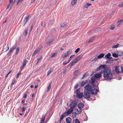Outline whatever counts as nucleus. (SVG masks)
Instances as JSON below:
<instances>
[{"mask_svg": "<svg viewBox=\"0 0 123 123\" xmlns=\"http://www.w3.org/2000/svg\"><path fill=\"white\" fill-rule=\"evenodd\" d=\"M43 47L42 45H40L38 47V48L37 49V50L39 52L41 49L42 48H43Z\"/></svg>", "mask_w": 123, "mask_h": 123, "instance_id": "obj_32", "label": "nucleus"}, {"mask_svg": "<svg viewBox=\"0 0 123 123\" xmlns=\"http://www.w3.org/2000/svg\"><path fill=\"white\" fill-rule=\"evenodd\" d=\"M76 105L77 104L75 101H72L70 105V108H73H73L75 107Z\"/></svg>", "mask_w": 123, "mask_h": 123, "instance_id": "obj_6", "label": "nucleus"}, {"mask_svg": "<svg viewBox=\"0 0 123 123\" xmlns=\"http://www.w3.org/2000/svg\"><path fill=\"white\" fill-rule=\"evenodd\" d=\"M115 28V25L112 24L111 25L110 28V29L111 30H113Z\"/></svg>", "mask_w": 123, "mask_h": 123, "instance_id": "obj_43", "label": "nucleus"}, {"mask_svg": "<svg viewBox=\"0 0 123 123\" xmlns=\"http://www.w3.org/2000/svg\"><path fill=\"white\" fill-rule=\"evenodd\" d=\"M41 25L42 26V27H44L45 25V24H41Z\"/></svg>", "mask_w": 123, "mask_h": 123, "instance_id": "obj_60", "label": "nucleus"}, {"mask_svg": "<svg viewBox=\"0 0 123 123\" xmlns=\"http://www.w3.org/2000/svg\"><path fill=\"white\" fill-rule=\"evenodd\" d=\"M22 0H18L17 2V5L20 2V1L21 2Z\"/></svg>", "mask_w": 123, "mask_h": 123, "instance_id": "obj_62", "label": "nucleus"}, {"mask_svg": "<svg viewBox=\"0 0 123 123\" xmlns=\"http://www.w3.org/2000/svg\"><path fill=\"white\" fill-rule=\"evenodd\" d=\"M111 55L110 53H108L105 56V57L107 59H108L111 56Z\"/></svg>", "mask_w": 123, "mask_h": 123, "instance_id": "obj_25", "label": "nucleus"}, {"mask_svg": "<svg viewBox=\"0 0 123 123\" xmlns=\"http://www.w3.org/2000/svg\"><path fill=\"white\" fill-rule=\"evenodd\" d=\"M71 51H72V50L71 49H69L67 53L68 54V55L70 54L71 53Z\"/></svg>", "mask_w": 123, "mask_h": 123, "instance_id": "obj_46", "label": "nucleus"}, {"mask_svg": "<svg viewBox=\"0 0 123 123\" xmlns=\"http://www.w3.org/2000/svg\"><path fill=\"white\" fill-rule=\"evenodd\" d=\"M65 115H66L65 114H64L62 115L60 118V121H61V120H62L63 119L64 117H65Z\"/></svg>", "mask_w": 123, "mask_h": 123, "instance_id": "obj_31", "label": "nucleus"}, {"mask_svg": "<svg viewBox=\"0 0 123 123\" xmlns=\"http://www.w3.org/2000/svg\"><path fill=\"white\" fill-rule=\"evenodd\" d=\"M78 62L77 61V60L75 58L74 59V60L72 61V63L71 66H73L75 64Z\"/></svg>", "mask_w": 123, "mask_h": 123, "instance_id": "obj_17", "label": "nucleus"}, {"mask_svg": "<svg viewBox=\"0 0 123 123\" xmlns=\"http://www.w3.org/2000/svg\"><path fill=\"white\" fill-rule=\"evenodd\" d=\"M67 24H61V27L63 28H65L66 27Z\"/></svg>", "mask_w": 123, "mask_h": 123, "instance_id": "obj_22", "label": "nucleus"}, {"mask_svg": "<svg viewBox=\"0 0 123 123\" xmlns=\"http://www.w3.org/2000/svg\"><path fill=\"white\" fill-rule=\"evenodd\" d=\"M119 6L121 7H123V2H122L119 5Z\"/></svg>", "mask_w": 123, "mask_h": 123, "instance_id": "obj_52", "label": "nucleus"}, {"mask_svg": "<svg viewBox=\"0 0 123 123\" xmlns=\"http://www.w3.org/2000/svg\"><path fill=\"white\" fill-rule=\"evenodd\" d=\"M79 71V68H78L75 70V71L74 73V76H76L77 74Z\"/></svg>", "mask_w": 123, "mask_h": 123, "instance_id": "obj_16", "label": "nucleus"}, {"mask_svg": "<svg viewBox=\"0 0 123 123\" xmlns=\"http://www.w3.org/2000/svg\"><path fill=\"white\" fill-rule=\"evenodd\" d=\"M39 52L37 50V49H36V50H35L33 53V54L32 55V56H34L38 52Z\"/></svg>", "mask_w": 123, "mask_h": 123, "instance_id": "obj_30", "label": "nucleus"}, {"mask_svg": "<svg viewBox=\"0 0 123 123\" xmlns=\"http://www.w3.org/2000/svg\"><path fill=\"white\" fill-rule=\"evenodd\" d=\"M103 76L104 78H106L108 80H111L113 78V75L112 74L111 69L108 68L103 69Z\"/></svg>", "mask_w": 123, "mask_h": 123, "instance_id": "obj_1", "label": "nucleus"}, {"mask_svg": "<svg viewBox=\"0 0 123 123\" xmlns=\"http://www.w3.org/2000/svg\"><path fill=\"white\" fill-rule=\"evenodd\" d=\"M87 80L83 81L81 83V86H83L87 82Z\"/></svg>", "mask_w": 123, "mask_h": 123, "instance_id": "obj_20", "label": "nucleus"}, {"mask_svg": "<svg viewBox=\"0 0 123 123\" xmlns=\"http://www.w3.org/2000/svg\"><path fill=\"white\" fill-rule=\"evenodd\" d=\"M45 116H43L42 117L41 120V123H44V121L45 120Z\"/></svg>", "mask_w": 123, "mask_h": 123, "instance_id": "obj_23", "label": "nucleus"}, {"mask_svg": "<svg viewBox=\"0 0 123 123\" xmlns=\"http://www.w3.org/2000/svg\"><path fill=\"white\" fill-rule=\"evenodd\" d=\"M77 0H73L71 2L72 5H73L75 3H76L77 2Z\"/></svg>", "mask_w": 123, "mask_h": 123, "instance_id": "obj_37", "label": "nucleus"}, {"mask_svg": "<svg viewBox=\"0 0 123 123\" xmlns=\"http://www.w3.org/2000/svg\"><path fill=\"white\" fill-rule=\"evenodd\" d=\"M25 100H22L21 101V103H25Z\"/></svg>", "mask_w": 123, "mask_h": 123, "instance_id": "obj_64", "label": "nucleus"}, {"mask_svg": "<svg viewBox=\"0 0 123 123\" xmlns=\"http://www.w3.org/2000/svg\"><path fill=\"white\" fill-rule=\"evenodd\" d=\"M68 55L67 53H64L62 56V57L63 58H65L68 56Z\"/></svg>", "mask_w": 123, "mask_h": 123, "instance_id": "obj_28", "label": "nucleus"}, {"mask_svg": "<svg viewBox=\"0 0 123 123\" xmlns=\"http://www.w3.org/2000/svg\"><path fill=\"white\" fill-rule=\"evenodd\" d=\"M42 59V56H41L39 58H38L37 59V60L38 61H39L40 60Z\"/></svg>", "mask_w": 123, "mask_h": 123, "instance_id": "obj_50", "label": "nucleus"}, {"mask_svg": "<svg viewBox=\"0 0 123 123\" xmlns=\"http://www.w3.org/2000/svg\"><path fill=\"white\" fill-rule=\"evenodd\" d=\"M119 66H117L115 68V71L117 74H119L120 73L119 71Z\"/></svg>", "mask_w": 123, "mask_h": 123, "instance_id": "obj_19", "label": "nucleus"}, {"mask_svg": "<svg viewBox=\"0 0 123 123\" xmlns=\"http://www.w3.org/2000/svg\"><path fill=\"white\" fill-rule=\"evenodd\" d=\"M88 76V75L87 74V73L86 72L83 75V77H82V79H83L85 77H86Z\"/></svg>", "mask_w": 123, "mask_h": 123, "instance_id": "obj_33", "label": "nucleus"}, {"mask_svg": "<svg viewBox=\"0 0 123 123\" xmlns=\"http://www.w3.org/2000/svg\"><path fill=\"white\" fill-rule=\"evenodd\" d=\"M67 63V62L66 61L65 62H64L63 63V65H66L67 63Z\"/></svg>", "mask_w": 123, "mask_h": 123, "instance_id": "obj_59", "label": "nucleus"}, {"mask_svg": "<svg viewBox=\"0 0 123 123\" xmlns=\"http://www.w3.org/2000/svg\"><path fill=\"white\" fill-rule=\"evenodd\" d=\"M9 49V47L8 46V45H7V46H6V51H7V50H8Z\"/></svg>", "mask_w": 123, "mask_h": 123, "instance_id": "obj_51", "label": "nucleus"}, {"mask_svg": "<svg viewBox=\"0 0 123 123\" xmlns=\"http://www.w3.org/2000/svg\"><path fill=\"white\" fill-rule=\"evenodd\" d=\"M84 88L86 90L90 91L91 93L92 94H96L97 92H99V91L97 89L95 88L92 89L91 86L89 84H88L86 85L85 86Z\"/></svg>", "mask_w": 123, "mask_h": 123, "instance_id": "obj_2", "label": "nucleus"}, {"mask_svg": "<svg viewBox=\"0 0 123 123\" xmlns=\"http://www.w3.org/2000/svg\"><path fill=\"white\" fill-rule=\"evenodd\" d=\"M91 5V4H88V3H87L85 5L84 7L86 8H87L89 6Z\"/></svg>", "mask_w": 123, "mask_h": 123, "instance_id": "obj_38", "label": "nucleus"}, {"mask_svg": "<svg viewBox=\"0 0 123 123\" xmlns=\"http://www.w3.org/2000/svg\"><path fill=\"white\" fill-rule=\"evenodd\" d=\"M25 108L24 107H23L22 108V110L23 112H25Z\"/></svg>", "mask_w": 123, "mask_h": 123, "instance_id": "obj_56", "label": "nucleus"}, {"mask_svg": "<svg viewBox=\"0 0 123 123\" xmlns=\"http://www.w3.org/2000/svg\"><path fill=\"white\" fill-rule=\"evenodd\" d=\"M27 97V94L26 93H25L23 96V97L24 98H26Z\"/></svg>", "mask_w": 123, "mask_h": 123, "instance_id": "obj_57", "label": "nucleus"}, {"mask_svg": "<svg viewBox=\"0 0 123 123\" xmlns=\"http://www.w3.org/2000/svg\"><path fill=\"white\" fill-rule=\"evenodd\" d=\"M75 56V55H71L70 57V59H71L72 58L74 57Z\"/></svg>", "mask_w": 123, "mask_h": 123, "instance_id": "obj_58", "label": "nucleus"}, {"mask_svg": "<svg viewBox=\"0 0 123 123\" xmlns=\"http://www.w3.org/2000/svg\"><path fill=\"white\" fill-rule=\"evenodd\" d=\"M11 72H12V71L11 70V71H10L8 73V74L5 76V78H6L8 76V75L10 73H11Z\"/></svg>", "mask_w": 123, "mask_h": 123, "instance_id": "obj_48", "label": "nucleus"}, {"mask_svg": "<svg viewBox=\"0 0 123 123\" xmlns=\"http://www.w3.org/2000/svg\"><path fill=\"white\" fill-rule=\"evenodd\" d=\"M57 54V53H54L51 54L50 55V57H52L56 56Z\"/></svg>", "mask_w": 123, "mask_h": 123, "instance_id": "obj_34", "label": "nucleus"}, {"mask_svg": "<svg viewBox=\"0 0 123 123\" xmlns=\"http://www.w3.org/2000/svg\"><path fill=\"white\" fill-rule=\"evenodd\" d=\"M53 39H51L49 41V43H51L53 41Z\"/></svg>", "mask_w": 123, "mask_h": 123, "instance_id": "obj_53", "label": "nucleus"}, {"mask_svg": "<svg viewBox=\"0 0 123 123\" xmlns=\"http://www.w3.org/2000/svg\"><path fill=\"white\" fill-rule=\"evenodd\" d=\"M51 83H50L49 86H48L47 87V91L48 92L49 91V90L50 89V88H51Z\"/></svg>", "mask_w": 123, "mask_h": 123, "instance_id": "obj_35", "label": "nucleus"}, {"mask_svg": "<svg viewBox=\"0 0 123 123\" xmlns=\"http://www.w3.org/2000/svg\"><path fill=\"white\" fill-rule=\"evenodd\" d=\"M119 45V44L117 43L116 45H114L113 46L112 48H117L118 47V46Z\"/></svg>", "mask_w": 123, "mask_h": 123, "instance_id": "obj_36", "label": "nucleus"}, {"mask_svg": "<svg viewBox=\"0 0 123 123\" xmlns=\"http://www.w3.org/2000/svg\"><path fill=\"white\" fill-rule=\"evenodd\" d=\"M79 85L78 83L76 84L75 86L74 87V89H76L78 86Z\"/></svg>", "mask_w": 123, "mask_h": 123, "instance_id": "obj_49", "label": "nucleus"}, {"mask_svg": "<svg viewBox=\"0 0 123 123\" xmlns=\"http://www.w3.org/2000/svg\"><path fill=\"white\" fill-rule=\"evenodd\" d=\"M78 106L79 109H82L83 108L84 105L82 102H80L78 104Z\"/></svg>", "mask_w": 123, "mask_h": 123, "instance_id": "obj_12", "label": "nucleus"}, {"mask_svg": "<svg viewBox=\"0 0 123 123\" xmlns=\"http://www.w3.org/2000/svg\"><path fill=\"white\" fill-rule=\"evenodd\" d=\"M16 81V80L15 78L13 79L11 84H12V85H13L14 83Z\"/></svg>", "mask_w": 123, "mask_h": 123, "instance_id": "obj_45", "label": "nucleus"}, {"mask_svg": "<svg viewBox=\"0 0 123 123\" xmlns=\"http://www.w3.org/2000/svg\"><path fill=\"white\" fill-rule=\"evenodd\" d=\"M27 62V61L26 59L23 60L22 65L20 67L21 69H23V68L26 66Z\"/></svg>", "mask_w": 123, "mask_h": 123, "instance_id": "obj_5", "label": "nucleus"}, {"mask_svg": "<svg viewBox=\"0 0 123 123\" xmlns=\"http://www.w3.org/2000/svg\"><path fill=\"white\" fill-rule=\"evenodd\" d=\"M95 80V79L94 78H91V80L90 81V82L91 84H93Z\"/></svg>", "mask_w": 123, "mask_h": 123, "instance_id": "obj_27", "label": "nucleus"}, {"mask_svg": "<svg viewBox=\"0 0 123 123\" xmlns=\"http://www.w3.org/2000/svg\"><path fill=\"white\" fill-rule=\"evenodd\" d=\"M104 55L103 53H102L100 54L98 56V58L99 59L103 57Z\"/></svg>", "mask_w": 123, "mask_h": 123, "instance_id": "obj_26", "label": "nucleus"}, {"mask_svg": "<svg viewBox=\"0 0 123 123\" xmlns=\"http://www.w3.org/2000/svg\"><path fill=\"white\" fill-rule=\"evenodd\" d=\"M80 50V48H78L75 51V52L76 53H77Z\"/></svg>", "mask_w": 123, "mask_h": 123, "instance_id": "obj_47", "label": "nucleus"}, {"mask_svg": "<svg viewBox=\"0 0 123 123\" xmlns=\"http://www.w3.org/2000/svg\"><path fill=\"white\" fill-rule=\"evenodd\" d=\"M21 72H20V73H18V74L17 75L16 78H18L19 77V76L21 75Z\"/></svg>", "mask_w": 123, "mask_h": 123, "instance_id": "obj_44", "label": "nucleus"}, {"mask_svg": "<svg viewBox=\"0 0 123 123\" xmlns=\"http://www.w3.org/2000/svg\"><path fill=\"white\" fill-rule=\"evenodd\" d=\"M106 66V65H103L99 66L97 68L96 71H98L100 69H105V67Z\"/></svg>", "mask_w": 123, "mask_h": 123, "instance_id": "obj_7", "label": "nucleus"}, {"mask_svg": "<svg viewBox=\"0 0 123 123\" xmlns=\"http://www.w3.org/2000/svg\"><path fill=\"white\" fill-rule=\"evenodd\" d=\"M15 1L16 0H9V2L6 9H7L9 7V10H10L11 8L13 5Z\"/></svg>", "mask_w": 123, "mask_h": 123, "instance_id": "obj_3", "label": "nucleus"}, {"mask_svg": "<svg viewBox=\"0 0 123 123\" xmlns=\"http://www.w3.org/2000/svg\"><path fill=\"white\" fill-rule=\"evenodd\" d=\"M83 56V55H79L77 57H76L75 59L78 62L80 59Z\"/></svg>", "mask_w": 123, "mask_h": 123, "instance_id": "obj_14", "label": "nucleus"}, {"mask_svg": "<svg viewBox=\"0 0 123 123\" xmlns=\"http://www.w3.org/2000/svg\"><path fill=\"white\" fill-rule=\"evenodd\" d=\"M123 21V19H121L119 20H118V23H119L120 22H122Z\"/></svg>", "mask_w": 123, "mask_h": 123, "instance_id": "obj_54", "label": "nucleus"}, {"mask_svg": "<svg viewBox=\"0 0 123 123\" xmlns=\"http://www.w3.org/2000/svg\"><path fill=\"white\" fill-rule=\"evenodd\" d=\"M75 113L76 114H80L82 112L81 109H78L77 108H75Z\"/></svg>", "mask_w": 123, "mask_h": 123, "instance_id": "obj_8", "label": "nucleus"}, {"mask_svg": "<svg viewBox=\"0 0 123 123\" xmlns=\"http://www.w3.org/2000/svg\"><path fill=\"white\" fill-rule=\"evenodd\" d=\"M72 121L70 117L67 118L66 119V122L67 123H70Z\"/></svg>", "mask_w": 123, "mask_h": 123, "instance_id": "obj_15", "label": "nucleus"}, {"mask_svg": "<svg viewBox=\"0 0 123 123\" xmlns=\"http://www.w3.org/2000/svg\"><path fill=\"white\" fill-rule=\"evenodd\" d=\"M98 58V56H95L93 59L92 60V61H95L96 60H97Z\"/></svg>", "mask_w": 123, "mask_h": 123, "instance_id": "obj_41", "label": "nucleus"}, {"mask_svg": "<svg viewBox=\"0 0 123 123\" xmlns=\"http://www.w3.org/2000/svg\"><path fill=\"white\" fill-rule=\"evenodd\" d=\"M73 123H80V122L78 119H76L74 120Z\"/></svg>", "mask_w": 123, "mask_h": 123, "instance_id": "obj_24", "label": "nucleus"}, {"mask_svg": "<svg viewBox=\"0 0 123 123\" xmlns=\"http://www.w3.org/2000/svg\"><path fill=\"white\" fill-rule=\"evenodd\" d=\"M19 51V49L18 47L16 49V54L17 55L18 54Z\"/></svg>", "mask_w": 123, "mask_h": 123, "instance_id": "obj_42", "label": "nucleus"}, {"mask_svg": "<svg viewBox=\"0 0 123 123\" xmlns=\"http://www.w3.org/2000/svg\"><path fill=\"white\" fill-rule=\"evenodd\" d=\"M73 108H71L68 110L67 112H65L64 114H65L66 115L70 114L73 111Z\"/></svg>", "mask_w": 123, "mask_h": 123, "instance_id": "obj_10", "label": "nucleus"}, {"mask_svg": "<svg viewBox=\"0 0 123 123\" xmlns=\"http://www.w3.org/2000/svg\"><path fill=\"white\" fill-rule=\"evenodd\" d=\"M16 45H14L11 48H10V49L13 51L15 50L16 48Z\"/></svg>", "mask_w": 123, "mask_h": 123, "instance_id": "obj_29", "label": "nucleus"}, {"mask_svg": "<svg viewBox=\"0 0 123 123\" xmlns=\"http://www.w3.org/2000/svg\"><path fill=\"white\" fill-rule=\"evenodd\" d=\"M53 71V69L52 68H50L47 73V76H49L50 74Z\"/></svg>", "mask_w": 123, "mask_h": 123, "instance_id": "obj_18", "label": "nucleus"}, {"mask_svg": "<svg viewBox=\"0 0 123 123\" xmlns=\"http://www.w3.org/2000/svg\"><path fill=\"white\" fill-rule=\"evenodd\" d=\"M30 15L28 14H27V16L25 18V19L24 20L25 23H26L27 21L29 20L30 18Z\"/></svg>", "mask_w": 123, "mask_h": 123, "instance_id": "obj_11", "label": "nucleus"}, {"mask_svg": "<svg viewBox=\"0 0 123 123\" xmlns=\"http://www.w3.org/2000/svg\"><path fill=\"white\" fill-rule=\"evenodd\" d=\"M121 71L122 73H123V67H121Z\"/></svg>", "mask_w": 123, "mask_h": 123, "instance_id": "obj_63", "label": "nucleus"}, {"mask_svg": "<svg viewBox=\"0 0 123 123\" xmlns=\"http://www.w3.org/2000/svg\"><path fill=\"white\" fill-rule=\"evenodd\" d=\"M90 93L87 91H85L84 92L83 97L86 98H88L90 97Z\"/></svg>", "mask_w": 123, "mask_h": 123, "instance_id": "obj_4", "label": "nucleus"}, {"mask_svg": "<svg viewBox=\"0 0 123 123\" xmlns=\"http://www.w3.org/2000/svg\"><path fill=\"white\" fill-rule=\"evenodd\" d=\"M102 73V72L100 73L96 74H94L95 77L97 78H99L101 76V74Z\"/></svg>", "mask_w": 123, "mask_h": 123, "instance_id": "obj_13", "label": "nucleus"}, {"mask_svg": "<svg viewBox=\"0 0 123 123\" xmlns=\"http://www.w3.org/2000/svg\"><path fill=\"white\" fill-rule=\"evenodd\" d=\"M11 53L9 51L7 54V55L8 56H9L10 55Z\"/></svg>", "mask_w": 123, "mask_h": 123, "instance_id": "obj_55", "label": "nucleus"}, {"mask_svg": "<svg viewBox=\"0 0 123 123\" xmlns=\"http://www.w3.org/2000/svg\"><path fill=\"white\" fill-rule=\"evenodd\" d=\"M77 97L79 98H81L83 96V95L82 93L79 92H78L76 94Z\"/></svg>", "mask_w": 123, "mask_h": 123, "instance_id": "obj_9", "label": "nucleus"}, {"mask_svg": "<svg viewBox=\"0 0 123 123\" xmlns=\"http://www.w3.org/2000/svg\"><path fill=\"white\" fill-rule=\"evenodd\" d=\"M28 28H27L26 29H25V36H26L27 35V33H28Z\"/></svg>", "mask_w": 123, "mask_h": 123, "instance_id": "obj_40", "label": "nucleus"}, {"mask_svg": "<svg viewBox=\"0 0 123 123\" xmlns=\"http://www.w3.org/2000/svg\"><path fill=\"white\" fill-rule=\"evenodd\" d=\"M95 37L94 36L92 37L89 40L88 42V43H89L93 42L94 40Z\"/></svg>", "mask_w": 123, "mask_h": 123, "instance_id": "obj_21", "label": "nucleus"}, {"mask_svg": "<svg viewBox=\"0 0 123 123\" xmlns=\"http://www.w3.org/2000/svg\"><path fill=\"white\" fill-rule=\"evenodd\" d=\"M36 0H32L31 1V3H34L35 1Z\"/></svg>", "mask_w": 123, "mask_h": 123, "instance_id": "obj_61", "label": "nucleus"}, {"mask_svg": "<svg viewBox=\"0 0 123 123\" xmlns=\"http://www.w3.org/2000/svg\"><path fill=\"white\" fill-rule=\"evenodd\" d=\"M112 56L113 57L115 58H117L118 56V55L117 54L115 53L113 54Z\"/></svg>", "mask_w": 123, "mask_h": 123, "instance_id": "obj_39", "label": "nucleus"}]
</instances>
